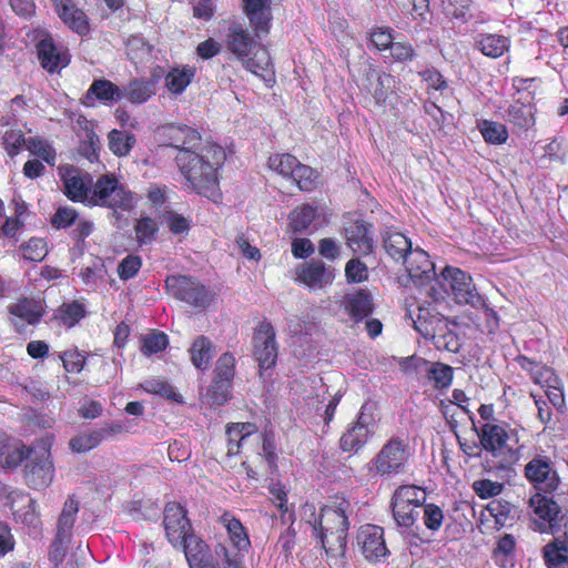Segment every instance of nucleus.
Segmentation results:
<instances>
[{
	"label": "nucleus",
	"mask_w": 568,
	"mask_h": 568,
	"mask_svg": "<svg viewBox=\"0 0 568 568\" xmlns=\"http://www.w3.org/2000/svg\"><path fill=\"white\" fill-rule=\"evenodd\" d=\"M225 159L224 149L210 141L196 150H180L175 163L184 190L217 202L221 199L219 170Z\"/></svg>",
	"instance_id": "nucleus-1"
},
{
	"label": "nucleus",
	"mask_w": 568,
	"mask_h": 568,
	"mask_svg": "<svg viewBox=\"0 0 568 568\" xmlns=\"http://www.w3.org/2000/svg\"><path fill=\"white\" fill-rule=\"evenodd\" d=\"M223 44L243 68L256 75L266 78L272 73V62L267 50L257 47L253 34L246 26L236 19L224 21Z\"/></svg>",
	"instance_id": "nucleus-2"
},
{
	"label": "nucleus",
	"mask_w": 568,
	"mask_h": 568,
	"mask_svg": "<svg viewBox=\"0 0 568 568\" xmlns=\"http://www.w3.org/2000/svg\"><path fill=\"white\" fill-rule=\"evenodd\" d=\"M479 438L483 448L497 460L499 469L516 464L525 448V444L520 442V430L503 424H484Z\"/></svg>",
	"instance_id": "nucleus-3"
},
{
	"label": "nucleus",
	"mask_w": 568,
	"mask_h": 568,
	"mask_svg": "<svg viewBox=\"0 0 568 568\" xmlns=\"http://www.w3.org/2000/svg\"><path fill=\"white\" fill-rule=\"evenodd\" d=\"M353 513L352 504L338 498L322 508L318 537L326 552L342 554L346 547V532L348 530V516Z\"/></svg>",
	"instance_id": "nucleus-4"
},
{
	"label": "nucleus",
	"mask_w": 568,
	"mask_h": 568,
	"mask_svg": "<svg viewBox=\"0 0 568 568\" xmlns=\"http://www.w3.org/2000/svg\"><path fill=\"white\" fill-rule=\"evenodd\" d=\"M415 329L425 338L433 339L435 345L450 352L458 349V341L449 327V322L433 306H419L413 318Z\"/></svg>",
	"instance_id": "nucleus-5"
},
{
	"label": "nucleus",
	"mask_w": 568,
	"mask_h": 568,
	"mask_svg": "<svg viewBox=\"0 0 568 568\" xmlns=\"http://www.w3.org/2000/svg\"><path fill=\"white\" fill-rule=\"evenodd\" d=\"M436 283L440 285V290L432 286L433 297L435 301L443 298L447 293V286L458 304H467L473 307H481L485 302L480 294L476 291L473 280L464 271L457 267L446 266Z\"/></svg>",
	"instance_id": "nucleus-6"
},
{
	"label": "nucleus",
	"mask_w": 568,
	"mask_h": 568,
	"mask_svg": "<svg viewBox=\"0 0 568 568\" xmlns=\"http://www.w3.org/2000/svg\"><path fill=\"white\" fill-rule=\"evenodd\" d=\"M90 205L129 211L134 207L135 197L114 174L108 173L94 182Z\"/></svg>",
	"instance_id": "nucleus-7"
},
{
	"label": "nucleus",
	"mask_w": 568,
	"mask_h": 568,
	"mask_svg": "<svg viewBox=\"0 0 568 568\" xmlns=\"http://www.w3.org/2000/svg\"><path fill=\"white\" fill-rule=\"evenodd\" d=\"M229 446L227 454L236 455L240 448L244 447L248 442L262 444V452L257 453L256 458L264 464L265 467L272 468L275 464L274 444L267 437L256 434V427L251 423H235L227 426L226 429Z\"/></svg>",
	"instance_id": "nucleus-8"
},
{
	"label": "nucleus",
	"mask_w": 568,
	"mask_h": 568,
	"mask_svg": "<svg viewBox=\"0 0 568 568\" xmlns=\"http://www.w3.org/2000/svg\"><path fill=\"white\" fill-rule=\"evenodd\" d=\"M426 493L415 485L398 487L392 498L393 517L397 525L410 528L419 517V509L424 506Z\"/></svg>",
	"instance_id": "nucleus-9"
},
{
	"label": "nucleus",
	"mask_w": 568,
	"mask_h": 568,
	"mask_svg": "<svg viewBox=\"0 0 568 568\" xmlns=\"http://www.w3.org/2000/svg\"><path fill=\"white\" fill-rule=\"evenodd\" d=\"M409 457L407 442L399 437H393L372 460L373 469L381 476H396L404 471Z\"/></svg>",
	"instance_id": "nucleus-10"
},
{
	"label": "nucleus",
	"mask_w": 568,
	"mask_h": 568,
	"mask_svg": "<svg viewBox=\"0 0 568 568\" xmlns=\"http://www.w3.org/2000/svg\"><path fill=\"white\" fill-rule=\"evenodd\" d=\"M52 442L51 436L40 439L38 442L39 453L26 466V481L33 489H44L53 480L54 468L50 458Z\"/></svg>",
	"instance_id": "nucleus-11"
},
{
	"label": "nucleus",
	"mask_w": 568,
	"mask_h": 568,
	"mask_svg": "<svg viewBox=\"0 0 568 568\" xmlns=\"http://www.w3.org/2000/svg\"><path fill=\"white\" fill-rule=\"evenodd\" d=\"M166 288L178 300L193 307L205 308L212 301V293L199 281L185 275L166 277Z\"/></svg>",
	"instance_id": "nucleus-12"
},
{
	"label": "nucleus",
	"mask_w": 568,
	"mask_h": 568,
	"mask_svg": "<svg viewBox=\"0 0 568 568\" xmlns=\"http://www.w3.org/2000/svg\"><path fill=\"white\" fill-rule=\"evenodd\" d=\"M524 475L536 490L545 494L555 493L560 485V478L552 460L544 454H536L526 464Z\"/></svg>",
	"instance_id": "nucleus-13"
},
{
	"label": "nucleus",
	"mask_w": 568,
	"mask_h": 568,
	"mask_svg": "<svg viewBox=\"0 0 568 568\" xmlns=\"http://www.w3.org/2000/svg\"><path fill=\"white\" fill-rule=\"evenodd\" d=\"M59 175L68 199L90 205V195L94 183L89 173L81 172L72 165H62L59 168Z\"/></svg>",
	"instance_id": "nucleus-14"
},
{
	"label": "nucleus",
	"mask_w": 568,
	"mask_h": 568,
	"mask_svg": "<svg viewBox=\"0 0 568 568\" xmlns=\"http://www.w3.org/2000/svg\"><path fill=\"white\" fill-rule=\"evenodd\" d=\"M254 356L262 372L273 367L277 358L275 332L271 324H261L254 334Z\"/></svg>",
	"instance_id": "nucleus-15"
},
{
	"label": "nucleus",
	"mask_w": 568,
	"mask_h": 568,
	"mask_svg": "<svg viewBox=\"0 0 568 568\" xmlns=\"http://www.w3.org/2000/svg\"><path fill=\"white\" fill-rule=\"evenodd\" d=\"M169 541L178 547V544L185 541V537L192 534L191 524L184 508L178 503H169L164 509L163 519Z\"/></svg>",
	"instance_id": "nucleus-16"
},
{
	"label": "nucleus",
	"mask_w": 568,
	"mask_h": 568,
	"mask_svg": "<svg viewBox=\"0 0 568 568\" xmlns=\"http://www.w3.org/2000/svg\"><path fill=\"white\" fill-rule=\"evenodd\" d=\"M529 509L536 530L540 532L551 530L559 514V506L556 501L542 495L541 491H537L529 499Z\"/></svg>",
	"instance_id": "nucleus-17"
},
{
	"label": "nucleus",
	"mask_w": 568,
	"mask_h": 568,
	"mask_svg": "<svg viewBox=\"0 0 568 568\" xmlns=\"http://www.w3.org/2000/svg\"><path fill=\"white\" fill-rule=\"evenodd\" d=\"M357 540L363 555L369 561H378L389 555L384 539V529L379 526L366 525L361 527Z\"/></svg>",
	"instance_id": "nucleus-18"
},
{
	"label": "nucleus",
	"mask_w": 568,
	"mask_h": 568,
	"mask_svg": "<svg viewBox=\"0 0 568 568\" xmlns=\"http://www.w3.org/2000/svg\"><path fill=\"white\" fill-rule=\"evenodd\" d=\"M38 58L43 69L53 73L70 62L68 49L57 44L49 34H44L37 45Z\"/></svg>",
	"instance_id": "nucleus-19"
},
{
	"label": "nucleus",
	"mask_w": 568,
	"mask_h": 568,
	"mask_svg": "<svg viewBox=\"0 0 568 568\" xmlns=\"http://www.w3.org/2000/svg\"><path fill=\"white\" fill-rule=\"evenodd\" d=\"M334 274L320 261L302 264L296 270L295 280L311 290H322L333 282Z\"/></svg>",
	"instance_id": "nucleus-20"
},
{
	"label": "nucleus",
	"mask_w": 568,
	"mask_h": 568,
	"mask_svg": "<svg viewBox=\"0 0 568 568\" xmlns=\"http://www.w3.org/2000/svg\"><path fill=\"white\" fill-rule=\"evenodd\" d=\"M59 18L78 34L89 31V22L85 13L78 8L77 0H51Z\"/></svg>",
	"instance_id": "nucleus-21"
},
{
	"label": "nucleus",
	"mask_w": 568,
	"mask_h": 568,
	"mask_svg": "<svg viewBox=\"0 0 568 568\" xmlns=\"http://www.w3.org/2000/svg\"><path fill=\"white\" fill-rule=\"evenodd\" d=\"M406 271L414 281H430L435 278V264L422 248H412L403 261Z\"/></svg>",
	"instance_id": "nucleus-22"
},
{
	"label": "nucleus",
	"mask_w": 568,
	"mask_h": 568,
	"mask_svg": "<svg viewBox=\"0 0 568 568\" xmlns=\"http://www.w3.org/2000/svg\"><path fill=\"white\" fill-rule=\"evenodd\" d=\"M243 11L254 29V33L268 32L272 20L271 0H242Z\"/></svg>",
	"instance_id": "nucleus-23"
},
{
	"label": "nucleus",
	"mask_w": 568,
	"mask_h": 568,
	"mask_svg": "<svg viewBox=\"0 0 568 568\" xmlns=\"http://www.w3.org/2000/svg\"><path fill=\"white\" fill-rule=\"evenodd\" d=\"M31 449L19 439L3 436L0 438V467L4 469L17 468L28 456Z\"/></svg>",
	"instance_id": "nucleus-24"
},
{
	"label": "nucleus",
	"mask_w": 568,
	"mask_h": 568,
	"mask_svg": "<svg viewBox=\"0 0 568 568\" xmlns=\"http://www.w3.org/2000/svg\"><path fill=\"white\" fill-rule=\"evenodd\" d=\"M217 523L226 534V541L231 546L241 549L250 550L251 540L246 528L243 524L231 513H224L219 517Z\"/></svg>",
	"instance_id": "nucleus-25"
},
{
	"label": "nucleus",
	"mask_w": 568,
	"mask_h": 568,
	"mask_svg": "<svg viewBox=\"0 0 568 568\" xmlns=\"http://www.w3.org/2000/svg\"><path fill=\"white\" fill-rule=\"evenodd\" d=\"M372 430L365 415L362 413L357 420L352 424L342 435L339 446L343 452H357L368 440Z\"/></svg>",
	"instance_id": "nucleus-26"
},
{
	"label": "nucleus",
	"mask_w": 568,
	"mask_h": 568,
	"mask_svg": "<svg viewBox=\"0 0 568 568\" xmlns=\"http://www.w3.org/2000/svg\"><path fill=\"white\" fill-rule=\"evenodd\" d=\"M348 247L359 255H367L373 250V239L369 227L363 222H353L345 227Z\"/></svg>",
	"instance_id": "nucleus-27"
},
{
	"label": "nucleus",
	"mask_w": 568,
	"mask_h": 568,
	"mask_svg": "<svg viewBox=\"0 0 568 568\" xmlns=\"http://www.w3.org/2000/svg\"><path fill=\"white\" fill-rule=\"evenodd\" d=\"M343 306L355 322H359L373 312V297L369 292L357 290L344 296Z\"/></svg>",
	"instance_id": "nucleus-28"
},
{
	"label": "nucleus",
	"mask_w": 568,
	"mask_h": 568,
	"mask_svg": "<svg viewBox=\"0 0 568 568\" xmlns=\"http://www.w3.org/2000/svg\"><path fill=\"white\" fill-rule=\"evenodd\" d=\"M10 498L16 520L31 527H38L40 518L36 501L30 496L22 493L12 494Z\"/></svg>",
	"instance_id": "nucleus-29"
},
{
	"label": "nucleus",
	"mask_w": 568,
	"mask_h": 568,
	"mask_svg": "<svg viewBox=\"0 0 568 568\" xmlns=\"http://www.w3.org/2000/svg\"><path fill=\"white\" fill-rule=\"evenodd\" d=\"M366 89L373 95L376 103H385L395 88V78L387 73H381L371 69L366 73Z\"/></svg>",
	"instance_id": "nucleus-30"
},
{
	"label": "nucleus",
	"mask_w": 568,
	"mask_h": 568,
	"mask_svg": "<svg viewBox=\"0 0 568 568\" xmlns=\"http://www.w3.org/2000/svg\"><path fill=\"white\" fill-rule=\"evenodd\" d=\"M94 99L111 104L123 99V91L109 80H94L85 94V104L92 105Z\"/></svg>",
	"instance_id": "nucleus-31"
},
{
	"label": "nucleus",
	"mask_w": 568,
	"mask_h": 568,
	"mask_svg": "<svg viewBox=\"0 0 568 568\" xmlns=\"http://www.w3.org/2000/svg\"><path fill=\"white\" fill-rule=\"evenodd\" d=\"M544 559L548 568L568 567V531L545 545Z\"/></svg>",
	"instance_id": "nucleus-32"
},
{
	"label": "nucleus",
	"mask_w": 568,
	"mask_h": 568,
	"mask_svg": "<svg viewBox=\"0 0 568 568\" xmlns=\"http://www.w3.org/2000/svg\"><path fill=\"white\" fill-rule=\"evenodd\" d=\"M475 45L484 55L497 59L508 51L510 41L500 34L481 33L476 38Z\"/></svg>",
	"instance_id": "nucleus-33"
},
{
	"label": "nucleus",
	"mask_w": 568,
	"mask_h": 568,
	"mask_svg": "<svg viewBox=\"0 0 568 568\" xmlns=\"http://www.w3.org/2000/svg\"><path fill=\"white\" fill-rule=\"evenodd\" d=\"M194 75V67H176L168 72L164 78V84L172 94H181L190 85Z\"/></svg>",
	"instance_id": "nucleus-34"
},
{
	"label": "nucleus",
	"mask_w": 568,
	"mask_h": 568,
	"mask_svg": "<svg viewBox=\"0 0 568 568\" xmlns=\"http://www.w3.org/2000/svg\"><path fill=\"white\" fill-rule=\"evenodd\" d=\"M178 547L183 548L190 568H202L207 557V546L203 540L190 534L185 537V541L178 544Z\"/></svg>",
	"instance_id": "nucleus-35"
},
{
	"label": "nucleus",
	"mask_w": 568,
	"mask_h": 568,
	"mask_svg": "<svg viewBox=\"0 0 568 568\" xmlns=\"http://www.w3.org/2000/svg\"><path fill=\"white\" fill-rule=\"evenodd\" d=\"M506 120L519 129L527 130L535 124L534 106L516 100L507 109Z\"/></svg>",
	"instance_id": "nucleus-36"
},
{
	"label": "nucleus",
	"mask_w": 568,
	"mask_h": 568,
	"mask_svg": "<svg viewBox=\"0 0 568 568\" xmlns=\"http://www.w3.org/2000/svg\"><path fill=\"white\" fill-rule=\"evenodd\" d=\"M9 312L27 324H34L42 316L43 308L40 301L23 298L10 305Z\"/></svg>",
	"instance_id": "nucleus-37"
},
{
	"label": "nucleus",
	"mask_w": 568,
	"mask_h": 568,
	"mask_svg": "<svg viewBox=\"0 0 568 568\" xmlns=\"http://www.w3.org/2000/svg\"><path fill=\"white\" fill-rule=\"evenodd\" d=\"M248 550L237 549L229 542H220L214 549L216 560L223 568H245L244 558Z\"/></svg>",
	"instance_id": "nucleus-38"
},
{
	"label": "nucleus",
	"mask_w": 568,
	"mask_h": 568,
	"mask_svg": "<svg viewBox=\"0 0 568 568\" xmlns=\"http://www.w3.org/2000/svg\"><path fill=\"white\" fill-rule=\"evenodd\" d=\"M123 98L135 104L146 102L152 95L155 94V83L145 80H132L122 89Z\"/></svg>",
	"instance_id": "nucleus-39"
},
{
	"label": "nucleus",
	"mask_w": 568,
	"mask_h": 568,
	"mask_svg": "<svg viewBox=\"0 0 568 568\" xmlns=\"http://www.w3.org/2000/svg\"><path fill=\"white\" fill-rule=\"evenodd\" d=\"M318 219L317 209L303 204L290 214V227L294 233L305 232Z\"/></svg>",
	"instance_id": "nucleus-40"
},
{
	"label": "nucleus",
	"mask_w": 568,
	"mask_h": 568,
	"mask_svg": "<svg viewBox=\"0 0 568 568\" xmlns=\"http://www.w3.org/2000/svg\"><path fill=\"white\" fill-rule=\"evenodd\" d=\"M384 247L393 260L403 262L412 250V243L403 233L388 232L384 239Z\"/></svg>",
	"instance_id": "nucleus-41"
},
{
	"label": "nucleus",
	"mask_w": 568,
	"mask_h": 568,
	"mask_svg": "<svg viewBox=\"0 0 568 568\" xmlns=\"http://www.w3.org/2000/svg\"><path fill=\"white\" fill-rule=\"evenodd\" d=\"M477 128L485 142L500 145L507 142L508 130L505 124L491 120H480Z\"/></svg>",
	"instance_id": "nucleus-42"
},
{
	"label": "nucleus",
	"mask_w": 568,
	"mask_h": 568,
	"mask_svg": "<svg viewBox=\"0 0 568 568\" xmlns=\"http://www.w3.org/2000/svg\"><path fill=\"white\" fill-rule=\"evenodd\" d=\"M486 511L494 518L495 526L498 529L511 525L515 519L511 505L503 499L491 500L487 505Z\"/></svg>",
	"instance_id": "nucleus-43"
},
{
	"label": "nucleus",
	"mask_w": 568,
	"mask_h": 568,
	"mask_svg": "<svg viewBox=\"0 0 568 568\" xmlns=\"http://www.w3.org/2000/svg\"><path fill=\"white\" fill-rule=\"evenodd\" d=\"M442 13L449 20L466 22L473 0H434Z\"/></svg>",
	"instance_id": "nucleus-44"
},
{
	"label": "nucleus",
	"mask_w": 568,
	"mask_h": 568,
	"mask_svg": "<svg viewBox=\"0 0 568 568\" xmlns=\"http://www.w3.org/2000/svg\"><path fill=\"white\" fill-rule=\"evenodd\" d=\"M191 361L197 369H206L212 358V343L204 336H199L190 348Z\"/></svg>",
	"instance_id": "nucleus-45"
},
{
	"label": "nucleus",
	"mask_w": 568,
	"mask_h": 568,
	"mask_svg": "<svg viewBox=\"0 0 568 568\" xmlns=\"http://www.w3.org/2000/svg\"><path fill=\"white\" fill-rule=\"evenodd\" d=\"M298 164V160L287 153L273 154L267 160V166L270 170L290 180L293 178V174Z\"/></svg>",
	"instance_id": "nucleus-46"
},
{
	"label": "nucleus",
	"mask_w": 568,
	"mask_h": 568,
	"mask_svg": "<svg viewBox=\"0 0 568 568\" xmlns=\"http://www.w3.org/2000/svg\"><path fill=\"white\" fill-rule=\"evenodd\" d=\"M109 149L116 156H126L135 144L133 134L112 130L109 135Z\"/></svg>",
	"instance_id": "nucleus-47"
},
{
	"label": "nucleus",
	"mask_w": 568,
	"mask_h": 568,
	"mask_svg": "<svg viewBox=\"0 0 568 568\" xmlns=\"http://www.w3.org/2000/svg\"><path fill=\"white\" fill-rule=\"evenodd\" d=\"M424 372L427 374L428 379L433 383L435 388H446L453 381V368L442 363L428 364Z\"/></svg>",
	"instance_id": "nucleus-48"
},
{
	"label": "nucleus",
	"mask_w": 568,
	"mask_h": 568,
	"mask_svg": "<svg viewBox=\"0 0 568 568\" xmlns=\"http://www.w3.org/2000/svg\"><path fill=\"white\" fill-rule=\"evenodd\" d=\"M79 511V504L75 499L69 498L63 506L58 520V537L67 538Z\"/></svg>",
	"instance_id": "nucleus-49"
},
{
	"label": "nucleus",
	"mask_w": 568,
	"mask_h": 568,
	"mask_svg": "<svg viewBox=\"0 0 568 568\" xmlns=\"http://www.w3.org/2000/svg\"><path fill=\"white\" fill-rule=\"evenodd\" d=\"M85 311L79 302H70L62 304L55 313V318L59 320L64 326L72 327L81 318L84 317Z\"/></svg>",
	"instance_id": "nucleus-50"
},
{
	"label": "nucleus",
	"mask_w": 568,
	"mask_h": 568,
	"mask_svg": "<svg viewBox=\"0 0 568 568\" xmlns=\"http://www.w3.org/2000/svg\"><path fill=\"white\" fill-rule=\"evenodd\" d=\"M168 344L169 338L162 332L152 331L141 337V351L146 356L164 351Z\"/></svg>",
	"instance_id": "nucleus-51"
},
{
	"label": "nucleus",
	"mask_w": 568,
	"mask_h": 568,
	"mask_svg": "<svg viewBox=\"0 0 568 568\" xmlns=\"http://www.w3.org/2000/svg\"><path fill=\"white\" fill-rule=\"evenodd\" d=\"M102 440V433L99 430H92L88 433H81L71 438L69 445L72 452L87 453L90 449L97 447Z\"/></svg>",
	"instance_id": "nucleus-52"
},
{
	"label": "nucleus",
	"mask_w": 568,
	"mask_h": 568,
	"mask_svg": "<svg viewBox=\"0 0 568 568\" xmlns=\"http://www.w3.org/2000/svg\"><path fill=\"white\" fill-rule=\"evenodd\" d=\"M141 387L150 394L163 396L168 399L180 402L181 395L165 381L160 378H150L141 384Z\"/></svg>",
	"instance_id": "nucleus-53"
},
{
	"label": "nucleus",
	"mask_w": 568,
	"mask_h": 568,
	"mask_svg": "<svg viewBox=\"0 0 568 568\" xmlns=\"http://www.w3.org/2000/svg\"><path fill=\"white\" fill-rule=\"evenodd\" d=\"M26 148L32 155L41 158L50 165L54 164L55 151L48 141L30 138L26 141Z\"/></svg>",
	"instance_id": "nucleus-54"
},
{
	"label": "nucleus",
	"mask_w": 568,
	"mask_h": 568,
	"mask_svg": "<svg viewBox=\"0 0 568 568\" xmlns=\"http://www.w3.org/2000/svg\"><path fill=\"white\" fill-rule=\"evenodd\" d=\"M230 388V383L213 379L212 385L207 388L203 398L211 406L223 405L229 399Z\"/></svg>",
	"instance_id": "nucleus-55"
},
{
	"label": "nucleus",
	"mask_w": 568,
	"mask_h": 568,
	"mask_svg": "<svg viewBox=\"0 0 568 568\" xmlns=\"http://www.w3.org/2000/svg\"><path fill=\"white\" fill-rule=\"evenodd\" d=\"M317 178V173L312 168L300 163L291 180L300 190L311 191L316 186Z\"/></svg>",
	"instance_id": "nucleus-56"
},
{
	"label": "nucleus",
	"mask_w": 568,
	"mask_h": 568,
	"mask_svg": "<svg viewBox=\"0 0 568 568\" xmlns=\"http://www.w3.org/2000/svg\"><path fill=\"white\" fill-rule=\"evenodd\" d=\"M473 490L481 499L494 498L501 494L505 485L488 478L477 479L471 485Z\"/></svg>",
	"instance_id": "nucleus-57"
},
{
	"label": "nucleus",
	"mask_w": 568,
	"mask_h": 568,
	"mask_svg": "<svg viewBox=\"0 0 568 568\" xmlns=\"http://www.w3.org/2000/svg\"><path fill=\"white\" fill-rule=\"evenodd\" d=\"M523 361L526 362L529 366H531L530 373L536 384H539L542 387H554V384H558V381L560 378L555 374V372L551 368L547 366L534 365L526 358H523Z\"/></svg>",
	"instance_id": "nucleus-58"
},
{
	"label": "nucleus",
	"mask_w": 568,
	"mask_h": 568,
	"mask_svg": "<svg viewBox=\"0 0 568 568\" xmlns=\"http://www.w3.org/2000/svg\"><path fill=\"white\" fill-rule=\"evenodd\" d=\"M156 232L158 224L153 219L141 217L138 220L135 224V235L141 245L151 243L155 239Z\"/></svg>",
	"instance_id": "nucleus-59"
},
{
	"label": "nucleus",
	"mask_w": 568,
	"mask_h": 568,
	"mask_svg": "<svg viewBox=\"0 0 568 568\" xmlns=\"http://www.w3.org/2000/svg\"><path fill=\"white\" fill-rule=\"evenodd\" d=\"M235 358L233 355L225 353L216 363L214 381L232 383L234 376Z\"/></svg>",
	"instance_id": "nucleus-60"
},
{
	"label": "nucleus",
	"mask_w": 568,
	"mask_h": 568,
	"mask_svg": "<svg viewBox=\"0 0 568 568\" xmlns=\"http://www.w3.org/2000/svg\"><path fill=\"white\" fill-rule=\"evenodd\" d=\"M23 257L32 262L42 261L48 254L47 243L39 237L30 239L22 245Z\"/></svg>",
	"instance_id": "nucleus-61"
},
{
	"label": "nucleus",
	"mask_w": 568,
	"mask_h": 568,
	"mask_svg": "<svg viewBox=\"0 0 568 568\" xmlns=\"http://www.w3.org/2000/svg\"><path fill=\"white\" fill-rule=\"evenodd\" d=\"M345 276L348 282L361 283L368 277L367 266L358 258H352L346 263Z\"/></svg>",
	"instance_id": "nucleus-62"
},
{
	"label": "nucleus",
	"mask_w": 568,
	"mask_h": 568,
	"mask_svg": "<svg viewBox=\"0 0 568 568\" xmlns=\"http://www.w3.org/2000/svg\"><path fill=\"white\" fill-rule=\"evenodd\" d=\"M424 511V524L430 530H438L442 527L444 515L442 509L434 505L427 504L422 507Z\"/></svg>",
	"instance_id": "nucleus-63"
},
{
	"label": "nucleus",
	"mask_w": 568,
	"mask_h": 568,
	"mask_svg": "<svg viewBox=\"0 0 568 568\" xmlns=\"http://www.w3.org/2000/svg\"><path fill=\"white\" fill-rule=\"evenodd\" d=\"M20 130H7L3 134V145L7 152L13 156L22 145L26 146V141Z\"/></svg>",
	"instance_id": "nucleus-64"
}]
</instances>
